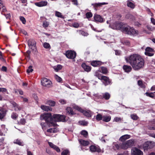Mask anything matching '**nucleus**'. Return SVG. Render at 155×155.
I'll return each mask as SVG.
<instances>
[{
    "mask_svg": "<svg viewBox=\"0 0 155 155\" xmlns=\"http://www.w3.org/2000/svg\"><path fill=\"white\" fill-rule=\"evenodd\" d=\"M86 16L87 18H89L92 16V14L91 12H88L86 14Z\"/></svg>",
    "mask_w": 155,
    "mask_h": 155,
    "instance_id": "obj_52",
    "label": "nucleus"
},
{
    "mask_svg": "<svg viewBox=\"0 0 155 155\" xmlns=\"http://www.w3.org/2000/svg\"><path fill=\"white\" fill-rule=\"evenodd\" d=\"M53 121L54 123L56 122H65L67 121L65 116L58 114H54L52 116Z\"/></svg>",
    "mask_w": 155,
    "mask_h": 155,
    "instance_id": "obj_5",
    "label": "nucleus"
},
{
    "mask_svg": "<svg viewBox=\"0 0 155 155\" xmlns=\"http://www.w3.org/2000/svg\"><path fill=\"white\" fill-rule=\"evenodd\" d=\"M126 17L127 18L130 19L132 20L134 19V17L132 15L130 14L127 15Z\"/></svg>",
    "mask_w": 155,
    "mask_h": 155,
    "instance_id": "obj_48",
    "label": "nucleus"
},
{
    "mask_svg": "<svg viewBox=\"0 0 155 155\" xmlns=\"http://www.w3.org/2000/svg\"><path fill=\"white\" fill-rule=\"evenodd\" d=\"M130 117L131 118L134 120H136L138 118V117L136 114H131Z\"/></svg>",
    "mask_w": 155,
    "mask_h": 155,
    "instance_id": "obj_45",
    "label": "nucleus"
},
{
    "mask_svg": "<svg viewBox=\"0 0 155 155\" xmlns=\"http://www.w3.org/2000/svg\"><path fill=\"white\" fill-rule=\"evenodd\" d=\"M80 143L83 146H86L89 145V142L87 140H86L82 139H79L78 140Z\"/></svg>",
    "mask_w": 155,
    "mask_h": 155,
    "instance_id": "obj_19",
    "label": "nucleus"
},
{
    "mask_svg": "<svg viewBox=\"0 0 155 155\" xmlns=\"http://www.w3.org/2000/svg\"><path fill=\"white\" fill-rule=\"evenodd\" d=\"M82 68L85 71L88 72L91 70L90 66L86 64L85 63H83L81 64Z\"/></svg>",
    "mask_w": 155,
    "mask_h": 155,
    "instance_id": "obj_17",
    "label": "nucleus"
},
{
    "mask_svg": "<svg viewBox=\"0 0 155 155\" xmlns=\"http://www.w3.org/2000/svg\"><path fill=\"white\" fill-rule=\"evenodd\" d=\"M14 143L20 146H23L24 145L23 142L21 141L20 140L18 139L15 140L14 141Z\"/></svg>",
    "mask_w": 155,
    "mask_h": 155,
    "instance_id": "obj_32",
    "label": "nucleus"
},
{
    "mask_svg": "<svg viewBox=\"0 0 155 155\" xmlns=\"http://www.w3.org/2000/svg\"><path fill=\"white\" fill-rule=\"evenodd\" d=\"M51 115L50 113H46L41 114L40 118L41 120H44L46 122L50 123L51 125L55 127L57 125V124L54 123L52 117H51Z\"/></svg>",
    "mask_w": 155,
    "mask_h": 155,
    "instance_id": "obj_3",
    "label": "nucleus"
},
{
    "mask_svg": "<svg viewBox=\"0 0 155 155\" xmlns=\"http://www.w3.org/2000/svg\"><path fill=\"white\" fill-rule=\"evenodd\" d=\"M49 25V23L47 21H44L43 23V26L44 28L48 27Z\"/></svg>",
    "mask_w": 155,
    "mask_h": 155,
    "instance_id": "obj_53",
    "label": "nucleus"
},
{
    "mask_svg": "<svg viewBox=\"0 0 155 155\" xmlns=\"http://www.w3.org/2000/svg\"><path fill=\"white\" fill-rule=\"evenodd\" d=\"M101 80L104 81L103 83L105 86L108 85L110 83V80L107 76H102V78Z\"/></svg>",
    "mask_w": 155,
    "mask_h": 155,
    "instance_id": "obj_13",
    "label": "nucleus"
},
{
    "mask_svg": "<svg viewBox=\"0 0 155 155\" xmlns=\"http://www.w3.org/2000/svg\"><path fill=\"white\" fill-rule=\"evenodd\" d=\"M78 32L80 35H81L84 36H87L88 35V33L85 32V31H82V30H79L78 31Z\"/></svg>",
    "mask_w": 155,
    "mask_h": 155,
    "instance_id": "obj_37",
    "label": "nucleus"
},
{
    "mask_svg": "<svg viewBox=\"0 0 155 155\" xmlns=\"http://www.w3.org/2000/svg\"><path fill=\"white\" fill-rule=\"evenodd\" d=\"M18 117V114L15 112L12 113L11 116V118L15 120H16Z\"/></svg>",
    "mask_w": 155,
    "mask_h": 155,
    "instance_id": "obj_36",
    "label": "nucleus"
},
{
    "mask_svg": "<svg viewBox=\"0 0 155 155\" xmlns=\"http://www.w3.org/2000/svg\"><path fill=\"white\" fill-rule=\"evenodd\" d=\"M36 42L35 40L33 39H30L28 41V44L29 47H35L36 45Z\"/></svg>",
    "mask_w": 155,
    "mask_h": 155,
    "instance_id": "obj_20",
    "label": "nucleus"
},
{
    "mask_svg": "<svg viewBox=\"0 0 155 155\" xmlns=\"http://www.w3.org/2000/svg\"><path fill=\"white\" fill-rule=\"evenodd\" d=\"M143 153L137 148H133L131 150L132 155H143Z\"/></svg>",
    "mask_w": 155,
    "mask_h": 155,
    "instance_id": "obj_11",
    "label": "nucleus"
},
{
    "mask_svg": "<svg viewBox=\"0 0 155 155\" xmlns=\"http://www.w3.org/2000/svg\"><path fill=\"white\" fill-rule=\"evenodd\" d=\"M119 146L116 143H113L111 146V149L112 150H116L119 149Z\"/></svg>",
    "mask_w": 155,
    "mask_h": 155,
    "instance_id": "obj_25",
    "label": "nucleus"
},
{
    "mask_svg": "<svg viewBox=\"0 0 155 155\" xmlns=\"http://www.w3.org/2000/svg\"><path fill=\"white\" fill-rule=\"evenodd\" d=\"M145 94H146L147 96L149 97L152 98H154L155 96L154 92L149 93L147 92L145 93Z\"/></svg>",
    "mask_w": 155,
    "mask_h": 155,
    "instance_id": "obj_38",
    "label": "nucleus"
},
{
    "mask_svg": "<svg viewBox=\"0 0 155 155\" xmlns=\"http://www.w3.org/2000/svg\"><path fill=\"white\" fill-rule=\"evenodd\" d=\"M61 155H69V152L68 150H65L62 152Z\"/></svg>",
    "mask_w": 155,
    "mask_h": 155,
    "instance_id": "obj_43",
    "label": "nucleus"
},
{
    "mask_svg": "<svg viewBox=\"0 0 155 155\" xmlns=\"http://www.w3.org/2000/svg\"><path fill=\"white\" fill-rule=\"evenodd\" d=\"M73 107L74 109L83 113L84 115L87 117H91V112L90 111L88 110H84L82 109L81 107L76 105H74Z\"/></svg>",
    "mask_w": 155,
    "mask_h": 155,
    "instance_id": "obj_6",
    "label": "nucleus"
},
{
    "mask_svg": "<svg viewBox=\"0 0 155 155\" xmlns=\"http://www.w3.org/2000/svg\"><path fill=\"white\" fill-rule=\"evenodd\" d=\"M79 123L80 124L84 126H87L88 124V122L85 120L80 121Z\"/></svg>",
    "mask_w": 155,
    "mask_h": 155,
    "instance_id": "obj_41",
    "label": "nucleus"
},
{
    "mask_svg": "<svg viewBox=\"0 0 155 155\" xmlns=\"http://www.w3.org/2000/svg\"><path fill=\"white\" fill-rule=\"evenodd\" d=\"M145 50V52H153L154 51L153 49L149 47H147L146 48Z\"/></svg>",
    "mask_w": 155,
    "mask_h": 155,
    "instance_id": "obj_42",
    "label": "nucleus"
},
{
    "mask_svg": "<svg viewBox=\"0 0 155 155\" xmlns=\"http://www.w3.org/2000/svg\"><path fill=\"white\" fill-rule=\"evenodd\" d=\"M33 71V70L32 68V66H30L28 67V68L27 70V72L28 73H29L30 72H31Z\"/></svg>",
    "mask_w": 155,
    "mask_h": 155,
    "instance_id": "obj_50",
    "label": "nucleus"
},
{
    "mask_svg": "<svg viewBox=\"0 0 155 155\" xmlns=\"http://www.w3.org/2000/svg\"><path fill=\"white\" fill-rule=\"evenodd\" d=\"M72 2H73V4L76 5H78V2L77 0H72Z\"/></svg>",
    "mask_w": 155,
    "mask_h": 155,
    "instance_id": "obj_63",
    "label": "nucleus"
},
{
    "mask_svg": "<svg viewBox=\"0 0 155 155\" xmlns=\"http://www.w3.org/2000/svg\"><path fill=\"white\" fill-rule=\"evenodd\" d=\"M44 47L46 48H50V46L49 44L47 42L44 43L43 44Z\"/></svg>",
    "mask_w": 155,
    "mask_h": 155,
    "instance_id": "obj_49",
    "label": "nucleus"
},
{
    "mask_svg": "<svg viewBox=\"0 0 155 155\" xmlns=\"http://www.w3.org/2000/svg\"><path fill=\"white\" fill-rule=\"evenodd\" d=\"M111 28L114 29L121 30L126 34L135 35L138 33V31L131 28L129 25L123 23L116 22L111 26Z\"/></svg>",
    "mask_w": 155,
    "mask_h": 155,
    "instance_id": "obj_2",
    "label": "nucleus"
},
{
    "mask_svg": "<svg viewBox=\"0 0 155 155\" xmlns=\"http://www.w3.org/2000/svg\"><path fill=\"white\" fill-rule=\"evenodd\" d=\"M138 84L142 88H145V83H143L141 80H139L138 81Z\"/></svg>",
    "mask_w": 155,
    "mask_h": 155,
    "instance_id": "obj_33",
    "label": "nucleus"
},
{
    "mask_svg": "<svg viewBox=\"0 0 155 155\" xmlns=\"http://www.w3.org/2000/svg\"><path fill=\"white\" fill-rule=\"evenodd\" d=\"M115 54L116 55H120L121 54V51L119 50H116L115 51Z\"/></svg>",
    "mask_w": 155,
    "mask_h": 155,
    "instance_id": "obj_62",
    "label": "nucleus"
},
{
    "mask_svg": "<svg viewBox=\"0 0 155 155\" xmlns=\"http://www.w3.org/2000/svg\"><path fill=\"white\" fill-rule=\"evenodd\" d=\"M123 68L124 71L127 72H130L132 70V68L130 66L127 65H124Z\"/></svg>",
    "mask_w": 155,
    "mask_h": 155,
    "instance_id": "obj_23",
    "label": "nucleus"
},
{
    "mask_svg": "<svg viewBox=\"0 0 155 155\" xmlns=\"http://www.w3.org/2000/svg\"><path fill=\"white\" fill-rule=\"evenodd\" d=\"M72 26L75 28H78L79 26V24L78 23H75L72 24Z\"/></svg>",
    "mask_w": 155,
    "mask_h": 155,
    "instance_id": "obj_60",
    "label": "nucleus"
},
{
    "mask_svg": "<svg viewBox=\"0 0 155 155\" xmlns=\"http://www.w3.org/2000/svg\"><path fill=\"white\" fill-rule=\"evenodd\" d=\"M134 140L131 139L127 140L125 143L122 144L121 148L124 149H127L129 147L134 145Z\"/></svg>",
    "mask_w": 155,
    "mask_h": 155,
    "instance_id": "obj_7",
    "label": "nucleus"
},
{
    "mask_svg": "<svg viewBox=\"0 0 155 155\" xmlns=\"http://www.w3.org/2000/svg\"><path fill=\"white\" fill-rule=\"evenodd\" d=\"M47 4V2L45 1L35 3V5L38 7H42L46 6Z\"/></svg>",
    "mask_w": 155,
    "mask_h": 155,
    "instance_id": "obj_18",
    "label": "nucleus"
},
{
    "mask_svg": "<svg viewBox=\"0 0 155 155\" xmlns=\"http://www.w3.org/2000/svg\"><path fill=\"white\" fill-rule=\"evenodd\" d=\"M5 113L4 112H0V119L2 120V119L5 116Z\"/></svg>",
    "mask_w": 155,
    "mask_h": 155,
    "instance_id": "obj_56",
    "label": "nucleus"
},
{
    "mask_svg": "<svg viewBox=\"0 0 155 155\" xmlns=\"http://www.w3.org/2000/svg\"><path fill=\"white\" fill-rule=\"evenodd\" d=\"M125 59L128 63L132 66L135 71H137L143 68L144 65L143 59L139 54H134L125 58Z\"/></svg>",
    "mask_w": 155,
    "mask_h": 155,
    "instance_id": "obj_1",
    "label": "nucleus"
},
{
    "mask_svg": "<svg viewBox=\"0 0 155 155\" xmlns=\"http://www.w3.org/2000/svg\"><path fill=\"white\" fill-rule=\"evenodd\" d=\"M103 118V116L101 114H98L96 116V119L97 121H100L102 120Z\"/></svg>",
    "mask_w": 155,
    "mask_h": 155,
    "instance_id": "obj_39",
    "label": "nucleus"
},
{
    "mask_svg": "<svg viewBox=\"0 0 155 155\" xmlns=\"http://www.w3.org/2000/svg\"><path fill=\"white\" fill-rule=\"evenodd\" d=\"M127 6L132 8H134L135 5L134 3L131 0H127Z\"/></svg>",
    "mask_w": 155,
    "mask_h": 155,
    "instance_id": "obj_27",
    "label": "nucleus"
},
{
    "mask_svg": "<svg viewBox=\"0 0 155 155\" xmlns=\"http://www.w3.org/2000/svg\"><path fill=\"white\" fill-rule=\"evenodd\" d=\"M105 3H95L94 4H92V5H94V6L96 7H97L98 6H101L102 5H104Z\"/></svg>",
    "mask_w": 155,
    "mask_h": 155,
    "instance_id": "obj_55",
    "label": "nucleus"
},
{
    "mask_svg": "<svg viewBox=\"0 0 155 155\" xmlns=\"http://www.w3.org/2000/svg\"><path fill=\"white\" fill-rule=\"evenodd\" d=\"M45 104L49 105L51 106H54L55 105V102L53 101L49 100L47 101L45 103Z\"/></svg>",
    "mask_w": 155,
    "mask_h": 155,
    "instance_id": "obj_28",
    "label": "nucleus"
},
{
    "mask_svg": "<svg viewBox=\"0 0 155 155\" xmlns=\"http://www.w3.org/2000/svg\"><path fill=\"white\" fill-rule=\"evenodd\" d=\"M94 75L97 77L100 80L101 79L102 77L101 74L99 73L98 71H97L95 72Z\"/></svg>",
    "mask_w": 155,
    "mask_h": 155,
    "instance_id": "obj_40",
    "label": "nucleus"
},
{
    "mask_svg": "<svg viewBox=\"0 0 155 155\" xmlns=\"http://www.w3.org/2000/svg\"><path fill=\"white\" fill-rule=\"evenodd\" d=\"M155 145V143L151 141H147L143 144V148L144 151L147 150L149 148H152Z\"/></svg>",
    "mask_w": 155,
    "mask_h": 155,
    "instance_id": "obj_8",
    "label": "nucleus"
},
{
    "mask_svg": "<svg viewBox=\"0 0 155 155\" xmlns=\"http://www.w3.org/2000/svg\"><path fill=\"white\" fill-rule=\"evenodd\" d=\"M123 121V118L117 117H115L114 119V121L116 122H120Z\"/></svg>",
    "mask_w": 155,
    "mask_h": 155,
    "instance_id": "obj_47",
    "label": "nucleus"
},
{
    "mask_svg": "<svg viewBox=\"0 0 155 155\" xmlns=\"http://www.w3.org/2000/svg\"><path fill=\"white\" fill-rule=\"evenodd\" d=\"M66 110L67 113H68L70 115H72L75 114L73 111L72 108L70 107H67L66 109Z\"/></svg>",
    "mask_w": 155,
    "mask_h": 155,
    "instance_id": "obj_24",
    "label": "nucleus"
},
{
    "mask_svg": "<svg viewBox=\"0 0 155 155\" xmlns=\"http://www.w3.org/2000/svg\"><path fill=\"white\" fill-rule=\"evenodd\" d=\"M20 20L22 22L23 24H25L26 23V20L25 18L23 17H20Z\"/></svg>",
    "mask_w": 155,
    "mask_h": 155,
    "instance_id": "obj_59",
    "label": "nucleus"
},
{
    "mask_svg": "<svg viewBox=\"0 0 155 155\" xmlns=\"http://www.w3.org/2000/svg\"><path fill=\"white\" fill-rule=\"evenodd\" d=\"M94 18L96 21L100 22H102L103 21V18L100 15H95L94 16Z\"/></svg>",
    "mask_w": 155,
    "mask_h": 155,
    "instance_id": "obj_16",
    "label": "nucleus"
},
{
    "mask_svg": "<svg viewBox=\"0 0 155 155\" xmlns=\"http://www.w3.org/2000/svg\"><path fill=\"white\" fill-rule=\"evenodd\" d=\"M55 78L57 81L58 82H61L62 80V79L58 76L57 75H55L54 76Z\"/></svg>",
    "mask_w": 155,
    "mask_h": 155,
    "instance_id": "obj_51",
    "label": "nucleus"
},
{
    "mask_svg": "<svg viewBox=\"0 0 155 155\" xmlns=\"http://www.w3.org/2000/svg\"><path fill=\"white\" fill-rule=\"evenodd\" d=\"M145 54L146 55L149 56H152L154 54L152 52H145Z\"/></svg>",
    "mask_w": 155,
    "mask_h": 155,
    "instance_id": "obj_58",
    "label": "nucleus"
},
{
    "mask_svg": "<svg viewBox=\"0 0 155 155\" xmlns=\"http://www.w3.org/2000/svg\"><path fill=\"white\" fill-rule=\"evenodd\" d=\"M122 43L124 45H129L130 44V43L129 41L127 40H122L121 41Z\"/></svg>",
    "mask_w": 155,
    "mask_h": 155,
    "instance_id": "obj_46",
    "label": "nucleus"
},
{
    "mask_svg": "<svg viewBox=\"0 0 155 155\" xmlns=\"http://www.w3.org/2000/svg\"><path fill=\"white\" fill-rule=\"evenodd\" d=\"M59 102L62 104H65L66 103V101L64 99L60 100Z\"/></svg>",
    "mask_w": 155,
    "mask_h": 155,
    "instance_id": "obj_61",
    "label": "nucleus"
},
{
    "mask_svg": "<svg viewBox=\"0 0 155 155\" xmlns=\"http://www.w3.org/2000/svg\"><path fill=\"white\" fill-rule=\"evenodd\" d=\"M130 136H121L119 138V140L124 141L130 138Z\"/></svg>",
    "mask_w": 155,
    "mask_h": 155,
    "instance_id": "obj_44",
    "label": "nucleus"
},
{
    "mask_svg": "<svg viewBox=\"0 0 155 155\" xmlns=\"http://www.w3.org/2000/svg\"><path fill=\"white\" fill-rule=\"evenodd\" d=\"M41 108L42 110L47 111H51L52 110V108L48 106L42 105L41 106Z\"/></svg>",
    "mask_w": 155,
    "mask_h": 155,
    "instance_id": "obj_22",
    "label": "nucleus"
},
{
    "mask_svg": "<svg viewBox=\"0 0 155 155\" xmlns=\"http://www.w3.org/2000/svg\"><path fill=\"white\" fill-rule=\"evenodd\" d=\"M20 123L21 124L24 125L26 123L25 119L24 118L21 119L20 121Z\"/></svg>",
    "mask_w": 155,
    "mask_h": 155,
    "instance_id": "obj_57",
    "label": "nucleus"
},
{
    "mask_svg": "<svg viewBox=\"0 0 155 155\" xmlns=\"http://www.w3.org/2000/svg\"><path fill=\"white\" fill-rule=\"evenodd\" d=\"M111 117L110 116L105 115L103 116L102 120L105 122H108L110 121Z\"/></svg>",
    "mask_w": 155,
    "mask_h": 155,
    "instance_id": "obj_26",
    "label": "nucleus"
},
{
    "mask_svg": "<svg viewBox=\"0 0 155 155\" xmlns=\"http://www.w3.org/2000/svg\"><path fill=\"white\" fill-rule=\"evenodd\" d=\"M55 15L58 17L60 18H64V16L61 12L58 11L55 12Z\"/></svg>",
    "mask_w": 155,
    "mask_h": 155,
    "instance_id": "obj_34",
    "label": "nucleus"
},
{
    "mask_svg": "<svg viewBox=\"0 0 155 155\" xmlns=\"http://www.w3.org/2000/svg\"><path fill=\"white\" fill-rule=\"evenodd\" d=\"M81 134L83 136H87L88 134L87 131L85 130H82L81 132Z\"/></svg>",
    "mask_w": 155,
    "mask_h": 155,
    "instance_id": "obj_54",
    "label": "nucleus"
},
{
    "mask_svg": "<svg viewBox=\"0 0 155 155\" xmlns=\"http://www.w3.org/2000/svg\"><path fill=\"white\" fill-rule=\"evenodd\" d=\"M41 84L44 86L50 87L51 84V82L46 78H44L41 80Z\"/></svg>",
    "mask_w": 155,
    "mask_h": 155,
    "instance_id": "obj_10",
    "label": "nucleus"
},
{
    "mask_svg": "<svg viewBox=\"0 0 155 155\" xmlns=\"http://www.w3.org/2000/svg\"><path fill=\"white\" fill-rule=\"evenodd\" d=\"M95 101L97 102L100 101V100L104 99L105 100H109L110 97V94L108 92L102 93L101 94H94Z\"/></svg>",
    "mask_w": 155,
    "mask_h": 155,
    "instance_id": "obj_4",
    "label": "nucleus"
},
{
    "mask_svg": "<svg viewBox=\"0 0 155 155\" xmlns=\"http://www.w3.org/2000/svg\"><path fill=\"white\" fill-rule=\"evenodd\" d=\"M62 68V66L61 65H58L57 66H54L53 68L56 71H58L61 70Z\"/></svg>",
    "mask_w": 155,
    "mask_h": 155,
    "instance_id": "obj_35",
    "label": "nucleus"
},
{
    "mask_svg": "<svg viewBox=\"0 0 155 155\" xmlns=\"http://www.w3.org/2000/svg\"><path fill=\"white\" fill-rule=\"evenodd\" d=\"M11 104L13 107H15V111L20 110H21V107L19 106L15 102L12 101Z\"/></svg>",
    "mask_w": 155,
    "mask_h": 155,
    "instance_id": "obj_21",
    "label": "nucleus"
},
{
    "mask_svg": "<svg viewBox=\"0 0 155 155\" xmlns=\"http://www.w3.org/2000/svg\"><path fill=\"white\" fill-rule=\"evenodd\" d=\"M58 130L55 128H51L48 129L47 130V132L49 133H56L58 131Z\"/></svg>",
    "mask_w": 155,
    "mask_h": 155,
    "instance_id": "obj_30",
    "label": "nucleus"
},
{
    "mask_svg": "<svg viewBox=\"0 0 155 155\" xmlns=\"http://www.w3.org/2000/svg\"><path fill=\"white\" fill-rule=\"evenodd\" d=\"M48 143L51 147L55 150L57 152H60V150L59 148L53 144L52 143L48 142Z\"/></svg>",
    "mask_w": 155,
    "mask_h": 155,
    "instance_id": "obj_15",
    "label": "nucleus"
},
{
    "mask_svg": "<svg viewBox=\"0 0 155 155\" xmlns=\"http://www.w3.org/2000/svg\"><path fill=\"white\" fill-rule=\"evenodd\" d=\"M100 140L103 142L105 143L106 142L105 138L104 136H102L101 138H100Z\"/></svg>",
    "mask_w": 155,
    "mask_h": 155,
    "instance_id": "obj_64",
    "label": "nucleus"
},
{
    "mask_svg": "<svg viewBox=\"0 0 155 155\" xmlns=\"http://www.w3.org/2000/svg\"><path fill=\"white\" fill-rule=\"evenodd\" d=\"M50 124V123H41V125L42 127V129L44 130L47 128V125Z\"/></svg>",
    "mask_w": 155,
    "mask_h": 155,
    "instance_id": "obj_31",
    "label": "nucleus"
},
{
    "mask_svg": "<svg viewBox=\"0 0 155 155\" xmlns=\"http://www.w3.org/2000/svg\"><path fill=\"white\" fill-rule=\"evenodd\" d=\"M102 64V62L99 61H94L91 62V64L95 67H98Z\"/></svg>",
    "mask_w": 155,
    "mask_h": 155,
    "instance_id": "obj_14",
    "label": "nucleus"
},
{
    "mask_svg": "<svg viewBox=\"0 0 155 155\" xmlns=\"http://www.w3.org/2000/svg\"><path fill=\"white\" fill-rule=\"evenodd\" d=\"M101 71H100L102 73L104 74H106L107 73L108 71L107 68L105 67H102L100 68Z\"/></svg>",
    "mask_w": 155,
    "mask_h": 155,
    "instance_id": "obj_29",
    "label": "nucleus"
},
{
    "mask_svg": "<svg viewBox=\"0 0 155 155\" xmlns=\"http://www.w3.org/2000/svg\"><path fill=\"white\" fill-rule=\"evenodd\" d=\"M90 150L92 152H101V150L98 147H96L94 145H91L90 147Z\"/></svg>",
    "mask_w": 155,
    "mask_h": 155,
    "instance_id": "obj_12",
    "label": "nucleus"
},
{
    "mask_svg": "<svg viewBox=\"0 0 155 155\" xmlns=\"http://www.w3.org/2000/svg\"><path fill=\"white\" fill-rule=\"evenodd\" d=\"M65 55L69 59H74L76 57V53L74 51L68 50L66 51Z\"/></svg>",
    "mask_w": 155,
    "mask_h": 155,
    "instance_id": "obj_9",
    "label": "nucleus"
}]
</instances>
